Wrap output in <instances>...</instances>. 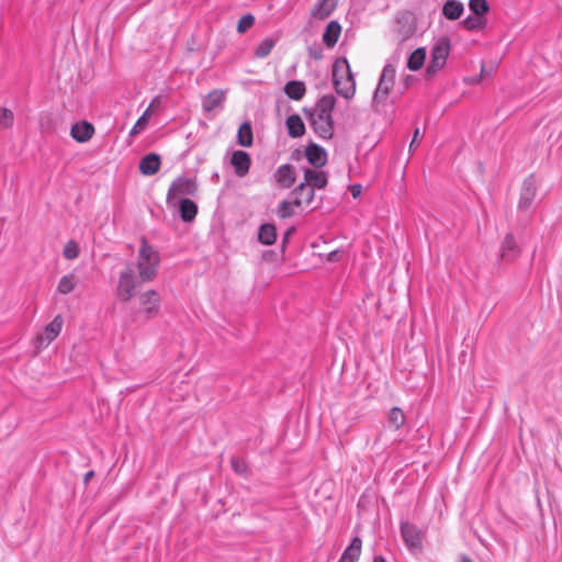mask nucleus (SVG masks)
Wrapping results in <instances>:
<instances>
[{"label":"nucleus","mask_w":562,"mask_h":562,"mask_svg":"<svg viewBox=\"0 0 562 562\" xmlns=\"http://www.w3.org/2000/svg\"><path fill=\"white\" fill-rule=\"evenodd\" d=\"M361 539L359 537H355L344 551L338 562H357L361 553Z\"/></svg>","instance_id":"obj_22"},{"label":"nucleus","mask_w":562,"mask_h":562,"mask_svg":"<svg viewBox=\"0 0 562 562\" xmlns=\"http://www.w3.org/2000/svg\"><path fill=\"white\" fill-rule=\"evenodd\" d=\"M328 177L325 171L307 168L304 171V182L307 183L310 188L315 189H324L327 186Z\"/></svg>","instance_id":"obj_14"},{"label":"nucleus","mask_w":562,"mask_h":562,"mask_svg":"<svg viewBox=\"0 0 562 562\" xmlns=\"http://www.w3.org/2000/svg\"><path fill=\"white\" fill-rule=\"evenodd\" d=\"M450 53V41L448 37H440L432 45L430 50V60L426 72L428 77L437 75L445 66Z\"/></svg>","instance_id":"obj_4"},{"label":"nucleus","mask_w":562,"mask_h":562,"mask_svg":"<svg viewBox=\"0 0 562 562\" xmlns=\"http://www.w3.org/2000/svg\"><path fill=\"white\" fill-rule=\"evenodd\" d=\"M422 138H423V134L420 133L419 128H416L414 131L413 139L409 144V151H413L418 146Z\"/></svg>","instance_id":"obj_42"},{"label":"nucleus","mask_w":562,"mask_h":562,"mask_svg":"<svg viewBox=\"0 0 562 562\" xmlns=\"http://www.w3.org/2000/svg\"><path fill=\"white\" fill-rule=\"evenodd\" d=\"M14 116L11 110L7 108H0V125L2 127L12 126Z\"/></svg>","instance_id":"obj_39"},{"label":"nucleus","mask_w":562,"mask_h":562,"mask_svg":"<svg viewBox=\"0 0 562 562\" xmlns=\"http://www.w3.org/2000/svg\"><path fill=\"white\" fill-rule=\"evenodd\" d=\"M77 285V278L75 273L64 276L57 285V292L60 294H68L75 290Z\"/></svg>","instance_id":"obj_30"},{"label":"nucleus","mask_w":562,"mask_h":562,"mask_svg":"<svg viewBox=\"0 0 562 562\" xmlns=\"http://www.w3.org/2000/svg\"><path fill=\"white\" fill-rule=\"evenodd\" d=\"M277 239V228L273 224H262L259 227L258 232V240L262 245L270 246L274 244Z\"/></svg>","instance_id":"obj_27"},{"label":"nucleus","mask_w":562,"mask_h":562,"mask_svg":"<svg viewBox=\"0 0 562 562\" xmlns=\"http://www.w3.org/2000/svg\"><path fill=\"white\" fill-rule=\"evenodd\" d=\"M292 195L297 207L311 206L315 196V190L310 188L307 183H301L293 190Z\"/></svg>","instance_id":"obj_15"},{"label":"nucleus","mask_w":562,"mask_h":562,"mask_svg":"<svg viewBox=\"0 0 562 562\" xmlns=\"http://www.w3.org/2000/svg\"><path fill=\"white\" fill-rule=\"evenodd\" d=\"M231 164L234 167L236 176L243 178L249 171L251 158L248 153L244 150H236L232 155Z\"/></svg>","instance_id":"obj_12"},{"label":"nucleus","mask_w":562,"mask_h":562,"mask_svg":"<svg viewBox=\"0 0 562 562\" xmlns=\"http://www.w3.org/2000/svg\"><path fill=\"white\" fill-rule=\"evenodd\" d=\"M395 74L396 70L393 65L386 64L383 67L380 80L372 98V105L376 111H379L380 105L385 103L386 98L394 86Z\"/></svg>","instance_id":"obj_5"},{"label":"nucleus","mask_w":562,"mask_h":562,"mask_svg":"<svg viewBox=\"0 0 562 562\" xmlns=\"http://www.w3.org/2000/svg\"><path fill=\"white\" fill-rule=\"evenodd\" d=\"M274 179L280 188H291L296 179L294 167L290 164L279 166L274 172Z\"/></svg>","instance_id":"obj_11"},{"label":"nucleus","mask_w":562,"mask_h":562,"mask_svg":"<svg viewBox=\"0 0 562 562\" xmlns=\"http://www.w3.org/2000/svg\"><path fill=\"white\" fill-rule=\"evenodd\" d=\"M285 94L292 100H301L306 92V88L303 81L292 80L284 86Z\"/></svg>","instance_id":"obj_26"},{"label":"nucleus","mask_w":562,"mask_h":562,"mask_svg":"<svg viewBox=\"0 0 562 562\" xmlns=\"http://www.w3.org/2000/svg\"><path fill=\"white\" fill-rule=\"evenodd\" d=\"M255 23V16L250 13L243 15L237 23V32L243 34Z\"/></svg>","instance_id":"obj_37"},{"label":"nucleus","mask_w":562,"mask_h":562,"mask_svg":"<svg viewBox=\"0 0 562 562\" xmlns=\"http://www.w3.org/2000/svg\"><path fill=\"white\" fill-rule=\"evenodd\" d=\"M232 468L236 473L243 474L247 470V465L243 459L233 458L232 459Z\"/></svg>","instance_id":"obj_40"},{"label":"nucleus","mask_w":562,"mask_h":562,"mask_svg":"<svg viewBox=\"0 0 562 562\" xmlns=\"http://www.w3.org/2000/svg\"><path fill=\"white\" fill-rule=\"evenodd\" d=\"M464 11V5L459 0H447L442 7V14L451 21L458 20Z\"/></svg>","instance_id":"obj_23"},{"label":"nucleus","mask_w":562,"mask_h":562,"mask_svg":"<svg viewBox=\"0 0 562 562\" xmlns=\"http://www.w3.org/2000/svg\"><path fill=\"white\" fill-rule=\"evenodd\" d=\"M537 194V183L533 176H529L524 180L520 199H519V209L528 210Z\"/></svg>","instance_id":"obj_10"},{"label":"nucleus","mask_w":562,"mask_h":562,"mask_svg":"<svg viewBox=\"0 0 562 562\" xmlns=\"http://www.w3.org/2000/svg\"><path fill=\"white\" fill-rule=\"evenodd\" d=\"M64 319L61 315H56L54 319L44 328L42 335L36 338L37 347H47L55 340L61 331Z\"/></svg>","instance_id":"obj_9"},{"label":"nucleus","mask_w":562,"mask_h":562,"mask_svg":"<svg viewBox=\"0 0 562 562\" xmlns=\"http://www.w3.org/2000/svg\"><path fill=\"white\" fill-rule=\"evenodd\" d=\"M351 193L355 198H357L361 193V186L355 184L351 189Z\"/></svg>","instance_id":"obj_45"},{"label":"nucleus","mask_w":562,"mask_h":562,"mask_svg":"<svg viewBox=\"0 0 562 562\" xmlns=\"http://www.w3.org/2000/svg\"><path fill=\"white\" fill-rule=\"evenodd\" d=\"M138 314L146 319L155 318L160 311L161 297L155 290H146L138 294Z\"/></svg>","instance_id":"obj_6"},{"label":"nucleus","mask_w":562,"mask_h":562,"mask_svg":"<svg viewBox=\"0 0 562 562\" xmlns=\"http://www.w3.org/2000/svg\"><path fill=\"white\" fill-rule=\"evenodd\" d=\"M225 93L222 90L215 89L209 92L202 101L203 111L211 113L223 105Z\"/></svg>","instance_id":"obj_18"},{"label":"nucleus","mask_w":562,"mask_h":562,"mask_svg":"<svg viewBox=\"0 0 562 562\" xmlns=\"http://www.w3.org/2000/svg\"><path fill=\"white\" fill-rule=\"evenodd\" d=\"M288 134L292 138L301 137L305 134V124L299 114H291L285 121Z\"/></svg>","instance_id":"obj_21"},{"label":"nucleus","mask_w":562,"mask_h":562,"mask_svg":"<svg viewBox=\"0 0 562 562\" xmlns=\"http://www.w3.org/2000/svg\"><path fill=\"white\" fill-rule=\"evenodd\" d=\"M401 535L405 546L412 552H417L423 549V540L425 531L411 522H403L401 525Z\"/></svg>","instance_id":"obj_7"},{"label":"nucleus","mask_w":562,"mask_h":562,"mask_svg":"<svg viewBox=\"0 0 562 562\" xmlns=\"http://www.w3.org/2000/svg\"><path fill=\"white\" fill-rule=\"evenodd\" d=\"M64 257L74 260L79 256V246L76 241L69 240L64 248Z\"/></svg>","instance_id":"obj_38"},{"label":"nucleus","mask_w":562,"mask_h":562,"mask_svg":"<svg viewBox=\"0 0 562 562\" xmlns=\"http://www.w3.org/2000/svg\"><path fill=\"white\" fill-rule=\"evenodd\" d=\"M295 206L296 205L294 203V199L292 201L284 200V201L280 202L278 210H277V214L281 218L290 217L293 215Z\"/></svg>","instance_id":"obj_36"},{"label":"nucleus","mask_w":562,"mask_h":562,"mask_svg":"<svg viewBox=\"0 0 562 562\" xmlns=\"http://www.w3.org/2000/svg\"><path fill=\"white\" fill-rule=\"evenodd\" d=\"M150 109H146L142 116L136 121L132 130L130 131V136H135L138 133L143 132L150 120Z\"/></svg>","instance_id":"obj_33"},{"label":"nucleus","mask_w":562,"mask_h":562,"mask_svg":"<svg viewBox=\"0 0 562 562\" xmlns=\"http://www.w3.org/2000/svg\"><path fill=\"white\" fill-rule=\"evenodd\" d=\"M336 7L337 0H317L311 14L315 19L324 20L333 13Z\"/></svg>","instance_id":"obj_20"},{"label":"nucleus","mask_w":562,"mask_h":562,"mask_svg":"<svg viewBox=\"0 0 562 562\" xmlns=\"http://www.w3.org/2000/svg\"><path fill=\"white\" fill-rule=\"evenodd\" d=\"M336 98L333 94L323 95L313 109H304L308 123L314 133L322 139L328 140L334 136L333 111Z\"/></svg>","instance_id":"obj_2"},{"label":"nucleus","mask_w":562,"mask_h":562,"mask_svg":"<svg viewBox=\"0 0 562 562\" xmlns=\"http://www.w3.org/2000/svg\"><path fill=\"white\" fill-rule=\"evenodd\" d=\"M276 45V40L267 37L262 40L255 49V56L257 58L267 57Z\"/></svg>","instance_id":"obj_32"},{"label":"nucleus","mask_w":562,"mask_h":562,"mask_svg":"<svg viewBox=\"0 0 562 562\" xmlns=\"http://www.w3.org/2000/svg\"><path fill=\"white\" fill-rule=\"evenodd\" d=\"M293 232V228H289L285 234V238Z\"/></svg>","instance_id":"obj_49"},{"label":"nucleus","mask_w":562,"mask_h":562,"mask_svg":"<svg viewBox=\"0 0 562 562\" xmlns=\"http://www.w3.org/2000/svg\"><path fill=\"white\" fill-rule=\"evenodd\" d=\"M237 143L243 147H250L252 145V130L249 122H244L237 133Z\"/></svg>","instance_id":"obj_29"},{"label":"nucleus","mask_w":562,"mask_h":562,"mask_svg":"<svg viewBox=\"0 0 562 562\" xmlns=\"http://www.w3.org/2000/svg\"><path fill=\"white\" fill-rule=\"evenodd\" d=\"M520 254V249L513 236V234H507L501 246V258L505 261L515 260Z\"/></svg>","instance_id":"obj_17"},{"label":"nucleus","mask_w":562,"mask_h":562,"mask_svg":"<svg viewBox=\"0 0 562 562\" xmlns=\"http://www.w3.org/2000/svg\"><path fill=\"white\" fill-rule=\"evenodd\" d=\"M425 59H426V49L423 47L415 49L408 57V60H407L408 69H411L413 71L419 70L424 66Z\"/></svg>","instance_id":"obj_28"},{"label":"nucleus","mask_w":562,"mask_h":562,"mask_svg":"<svg viewBox=\"0 0 562 562\" xmlns=\"http://www.w3.org/2000/svg\"><path fill=\"white\" fill-rule=\"evenodd\" d=\"M461 23L468 31H477L484 27L485 20L483 16L475 15L465 18Z\"/></svg>","instance_id":"obj_34"},{"label":"nucleus","mask_w":562,"mask_h":562,"mask_svg":"<svg viewBox=\"0 0 562 562\" xmlns=\"http://www.w3.org/2000/svg\"><path fill=\"white\" fill-rule=\"evenodd\" d=\"M333 82L338 94L351 99L356 92V82L346 58H338L333 66Z\"/></svg>","instance_id":"obj_3"},{"label":"nucleus","mask_w":562,"mask_h":562,"mask_svg":"<svg viewBox=\"0 0 562 562\" xmlns=\"http://www.w3.org/2000/svg\"><path fill=\"white\" fill-rule=\"evenodd\" d=\"M308 55L313 59H321L323 57V49L319 45H314L308 48Z\"/></svg>","instance_id":"obj_41"},{"label":"nucleus","mask_w":562,"mask_h":562,"mask_svg":"<svg viewBox=\"0 0 562 562\" xmlns=\"http://www.w3.org/2000/svg\"><path fill=\"white\" fill-rule=\"evenodd\" d=\"M94 134V127L89 122H78L71 126L70 135L71 137L79 142L86 143L88 142Z\"/></svg>","instance_id":"obj_16"},{"label":"nucleus","mask_w":562,"mask_h":562,"mask_svg":"<svg viewBox=\"0 0 562 562\" xmlns=\"http://www.w3.org/2000/svg\"><path fill=\"white\" fill-rule=\"evenodd\" d=\"M389 426L398 430L405 423V415L400 407H393L387 416Z\"/></svg>","instance_id":"obj_31"},{"label":"nucleus","mask_w":562,"mask_h":562,"mask_svg":"<svg viewBox=\"0 0 562 562\" xmlns=\"http://www.w3.org/2000/svg\"><path fill=\"white\" fill-rule=\"evenodd\" d=\"M340 258V251L334 250L328 254V260L329 261H337Z\"/></svg>","instance_id":"obj_44"},{"label":"nucleus","mask_w":562,"mask_h":562,"mask_svg":"<svg viewBox=\"0 0 562 562\" xmlns=\"http://www.w3.org/2000/svg\"><path fill=\"white\" fill-rule=\"evenodd\" d=\"M180 217L183 222H192L198 214V205L190 199L179 201Z\"/></svg>","instance_id":"obj_24"},{"label":"nucleus","mask_w":562,"mask_h":562,"mask_svg":"<svg viewBox=\"0 0 562 562\" xmlns=\"http://www.w3.org/2000/svg\"><path fill=\"white\" fill-rule=\"evenodd\" d=\"M305 157L307 161L315 168H321L327 162L326 150L316 144H310L306 146Z\"/></svg>","instance_id":"obj_13"},{"label":"nucleus","mask_w":562,"mask_h":562,"mask_svg":"<svg viewBox=\"0 0 562 562\" xmlns=\"http://www.w3.org/2000/svg\"><path fill=\"white\" fill-rule=\"evenodd\" d=\"M93 475H94V472H93V471H89V472H87V473L85 474L83 482H85V483H88V482L92 479V476H93Z\"/></svg>","instance_id":"obj_46"},{"label":"nucleus","mask_w":562,"mask_h":562,"mask_svg":"<svg viewBox=\"0 0 562 562\" xmlns=\"http://www.w3.org/2000/svg\"><path fill=\"white\" fill-rule=\"evenodd\" d=\"M469 8L477 16H484L490 10L486 0H469Z\"/></svg>","instance_id":"obj_35"},{"label":"nucleus","mask_w":562,"mask_h":562,"mask_svg":"<svg viewBox=\"0 0 562 562\" xmlns=\"http://www.w3.org/2000/svg\"><path fill=\"white\" fill-rule=\"evenodd\" d=\"M160 104L159 97H156L153 99V101L149 103V106L147 109H150V114L157 109Z\"/></svg>","instance_id":"obj_43"},{"label":"nucleus","mask_w":562,"mask_h":562,"mask_svg":"<svg viewBox=\"0 0 562 562\" xmlns=\"http://www.w3.org/2000/svg\"><path fill=\"white\" fill-rule=\"evenodd\" d=\"M198 191V184L194 179L179 177L170 186L167 193V202L172 203L173 200L184 195H194Z\"/></svg>","instance_id":"obj_8"},{"label":"nucleus","mask_w":562,"mask_h":562,"mask_svg":"<svg viewBox=\"0 0 562 562\" xmlns=\"http://www.w3.org/2000/svg\"><path fill=\"white\" fill-rule=\"evenodd\" d=\"M160 265L159 252L145 239L142 240L136 265L130 263L120 273L117 296L127 302L135 295V290L143 283L155 280Z\"/></svg>","instance_id":"obj_1"},{"label":"nucleus","mask_w":562,"mask_h":562,"mask_svg":"<svg viewBox=\"0 0 562 562\" xmlns=\"http://www.w3.org/2000/svg\"><path fill=\"white\" fill-rule=\"evenodd\" d=\"M460 562H474L470 558L463 557Z\"/></svg>","instance_id":"obj_48"},{"label":"nucleus","mask_w":562,"mask_h":562,"mask_svg":"<svg viewBox=\"0 0 562 562\" xmlns=\"http://www.w3.org/2000/svg\"><path fill=\"white\" fill-rule=\"evenodd\" d=\"M160 164L159 155L147 154L139 161V171L145 176H153L159 170Z\"/></svg>","instance_id":"obj_19"},{"label":"nucleus","mask_w":562,"mask_h":562,"mask_svg":"<svg viewBox=\"0 0 562 562\" xmlns=\"http://www.w3.org/2000/svg\"><path fill=\"white\" fill-rule=\"evenodd\" d=\"M373 562H386V561H385V559H384V558H382V557H375V558L373 559Z\"/></svg>","instance_id":"obj_47"},{"label":"nucleus","mask_w":562,"mask_h":562,"mask_svg":"<svg viewBox=\"0 0 562 562\" xmlns=\"http://www.w3.org/2000/svg\"><path fill=\"white\" fill-rule=\"evenodd\" d=\"M341 32V26L337 21H330L323 34V42L328 46L333 47L337 43Z\"/></svg>","instance_id":"obj_25"}]
</instances>
